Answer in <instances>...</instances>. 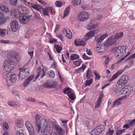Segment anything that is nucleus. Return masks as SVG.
<instances>
[{"mask_svg":"<svg viewBox=\"0 0 135 135\" xmlns=\"http://www.w3.org/2000/svg\"><path fill=\"white\" fill-rule=\"evenodd\" d=\"M35 128L37 132L40 131L43 135H48L50 131L51 125L49 122L41 116L37 114L35 116Z\"/></svg>","mask_w":135,"mask_h":135,"instance_id":"nucleus-1","label":"nucleus"},{"mask_svg":"<svg viewBox=\"0 0 135 135\" xmlns=\"http://www.w3.org/2000/svg\"><path fill=\"white\" fill-rule=\"evenodd\" d=\"M20 58L21 56L19 54L15 52H12L10 59L4 62L3 63L4 68L7 71H11L15 67L14 63L20 61Z\"/></svg>","mask_w":135,"mask_h":135,"instance_id":"nucleus-2","label":"nucleus"},{"mask_svg":"<svg viewBox=\"0 0 135 135\" xmlns=\"http://www.w3.org/2000/svg\"><path fill=\"white\" fill-rule=\"evenodd\" d=\"M5 71L3 74V77L7 81H10L11 83L15 82L17 80V76L15 74H11L10 73L11 71H7L4 68Z\"/></svg>","mask_w":135,"mask_h":135,"instance_id":"nucleus-3","label":"nucleus"},{"mask_svg":"<svg viewBox=\"0 0 135 135\" xmlns=\"http://www.w3.org/2000/svg\"><path fill=\"white\" fill-rule=\"evenodd\" d=\"M126 47L125 46H119L115 48V56L118 59H120L126 54Z\"/></svg>","mask_w":135,"mask_h":135,"instance_id":"nucleus-4","label":"nucleus"},{"mask_svg":"<svg viewBox=\"0 0 135 135\" xmlns=\"http://www.w3.org/2000/svg\"><path fill=\"white\" fill-rule=\"evenodd\" d=\"M128 80L129 78L127 75H124L122 76L117 82L116 87L118 88L122 87L127 83Z\"/></svg>","mask_w":135,"mask_h":135,"instance_id":"nucleus-5","label":"nucleus"},{"mask_svg":"<svg viewBox=\"0 0 135 135\" xmlns=\"http://www.w3.org/2000/svg\"><path fill=\"white\" fill-rule=\"evenodd\" d=\"M29 69L28 68L21 69L19 74V78L22 80L26 78L29 75Z\"/></svg>","mask_w":135,"mask_h":135,"instance_id":"nucleus-6","label":"nucleus"},{"mask_svg":"<svg viewBox=\"0 0 135 135\" xmlns=\"http://www.w3.org/2000/svg\"><path fill=\"white\" fill-rule=\"evenodd\" d=\"M89 14L86 12H80L78 15L79 20L82 21H87L89 19Z\"/></svg>","mask_w":135,"mask_h":135,"instance_id":"nucleus-7","label":"nucleus"},{"mask_svg":"<svg viewBox=\"0 0 135 135\" xmlns=\"http://www.w3.org/2000/svg\"><path fill=\"white\" fill-rule=\"evenodd\" d=\"M57 84L56 82H54L51 80H48L44 85V87L49 88H55Z\"/></svg>","mask_w":135,"mask_h":135,"instance_id":"nucleus-8","label":"nucleus"},{"mask_svg":"<svg viewBox=\"0 0 135 135\" xmlns=\"http://www.w3.org/2000/svg\"><path fill=\"white\" fill-rule=\"evenodd\" d=\"M11 30L15 32L16 31L18 28V23L16 20H14L11 21L10 24Z\"/></svg>","mask_w":135,"mask_h":135,"instance_id":"nucleus-9","label":"nucleus"},{"mask_svg":"<svg viewBox=\"0 0 135 135\" xmlns=\"http://www.w3.org/2000/svg\"><path fill=\"white\" fill-rule=\"evenodd\" d=\"M37 71L38 74L36 77L33 79V82H35L40 76H41L40 77L41 78L45 75V73L44 72V68L41 69V68L40 67L37 70Z\"/></svg>","mask_w":135,"mask_h":135,"instance_id":"nucleus-10","label":"nucleus"},{"mask_svg":"<svg viewBox=\"0 0 135 135\" xmlns=\"http://www.w3.org/2000/svg\"><path fill=\"white\" fill-rule=\"evenodd\" d=\"M26 127L29 131L30 135H34V130L31 123L28 121L25 122Z\"/></svg>","mask_w":135,"mask_h":135,"instance_id":"nucleus-11","label":"nucleus"},{"mask_svg":"<svg viewBox=\"0 0 135 135\" xmlns=\"http://www.w3.org/2000/svg\"><path fill=\"white\" fill-rule=\"evenodd\" d=\"M97 31L96 30H93L91 31L90 32L88 33L87 34L85 35L84 37L83 40L86 41L89 40L91 37H92L94 36V35L97 33Z\"/></svg>","mask_w":135,"mask_h":135,"instance_id":"nucleus-12","label":"nucleus"},{"mask_svg":"<svg viewBox=\"0 0 135 135\" xmlns=\"http://www.w3.org/2000/svg\"><path fill=\"white\" fill-rule=\"evenodd\" d=\"M132 87L129 86H125L120 91V93L121 94H124L129 93L132 90Z\"/></svg>","mask_w":135,"mask_h":135,"instance_id":"nucleus-13","label":"nucleus"},{"mask_svg":"<svg viewBox=\"0 0 135 135\" xmlns=\"http://www.w3.org/2000/svg\"><path fill=\"white\" fill-rule=\"evenodd\" d=\"M53 10V7L51 6L47 7L42 8L43 14L49 16V13H52Z\"/></svg>","mask_w":135,"mask_h":135,"instance_id":"nucleus-14","label":"nucleus"},{"mask_svg":"<svg viewBox=\"0 0 135 135\" xmlns=\"http://www.w3.org/2000/svg\"><path fill=\"white\" fill-rule=\"evenodd\" d=\"M117 41V40L114 37H110L106 40L105 45H112L115 44Z\"/></svg>","mask_w":135,"mask_h":135,"instance_id":"nucleus-15","label":"nucleus"},{"mask_svg":"<svg viewBox=\"0 0 135 135\" xmlns=\"http://www.w3.org/2000/svg\"><path fill=\"white\" fill-rule=\"evenodd\" d=\"M18 17L20 22L22 23H26L29 21V19L25 15L19 14Z\"/></svg>","mask_w":135,"mask_h":135,"instance_id":"nucleus-16","label":"nucleus"},{"mask_svg":"<svg viewBox=\"0 0 135 135\" xmlns=\"http://www.w3.org/2000/svg\"><path fill=\"white\" fill-rule=\"evenodd\" d=\"M53 127L56 130L57 132L60 135H63L64 133V130L58 125L54 124Z\"/></svg>","mask_w":135,"mask_h":135,"instance_id":"nucleus-17","label":"nucleus"},{"mask_svg":"<svg viewBox=\"0 0 135 135\" xmlns=\"http://www.w3.org/2000/svg\"><path fill=\"white\" fill-rule=\"evenodd\" d=\"M123 72L122 69L119 70L117 73L113 75L110 79L108 80L109 82H110L114 81L117 79L118 76L122 74Z\"/></svg>","mask_w":135,"mask_h":135,"instance_id":"nucleus-18","label":"nucleus"},{"mask_svg":"<svg viewBox=\"0 0 135 135\" xmlns=\"http://www.w3.org/2000/svg\"><path fill=\"white\" fill-rule=\"evenodd\" d=\"M74 44L76 46H85L86 44V42L83 39H76L74 41Z\"/></svg>","mask_w":135,"mask_h":135,"instance_id":"nucleus-19","label":"nucleus"},{"mask_svg":"<svg viewBox=\"0 0 135 135\" xmlns=\"http://www.w3.org/2000/svg\"><path fill=\"white\" fill-rule=\"evenodd\" d=\"M28 6L29 7H32L38 11L41 10V7L39 5L33 4L32 3H30L29 2L28 3Z\"/></svg>","mask_w":135,"mask_h":135,"instance_id":"nucleus-20","label":"nucleus"},{"mask_svg":"<svg viewBox=\"0 0 135 135\" xmlns=\"http://www.w3.org/2000/svg\"><path fill=\"white\" fill-rule=\"evenodd\" d=\"M11 14L16 18H18L19 16V11L15 8H12L11 9Z\"/></svg>","mask_w":135,"mask_h":135,"instance_id":"nucleus-21","label":"nucleus"},{"mask_svg":"<svg viewBox=\"0 0 135 135\" xmlns=\"http://www.w3.org/2000/svg\"><path fill=\"white\" fill-rule=\"evenodd\" d=\"M105 47L104 45H99L97 47L96 50L98 52H103L105 50Z\"/></svg>","mask_w":135,"mask_h":135,"instance_id":"nucleus-22","label":"nucleus"},{"mask_svg":"<svg viewBox=\"0 0 135 135\" xmlns=\"http://www.w3.org/2000/svg\"><path fill=\"white\" fill-rule=\"evenodd\" d=\"M34 77V75H33L30 76L26 79L23 84V86H27L29 84L30 82L33 79Z\"/></svg>","mask_w":135,"mask_h":135,"instance_id":"nucleus-23","label":"nucleus"},{"mask_svg":"<svg viewBox=\"0 0 135 135\" xmlns=\"http://www.w3.org/2000/svg\"><path fill=\"white\" fill-rule=\"evenodd\" d=\"M24 124L23 120L21 119H18L16 122V124L17 126L19 128L22 127Z\"/></svg>","mask_w":135,"mask_h":135,"instance_id":"nucleus-24","label":"nucleus"},{"mask_svg":"<svg viewBox=\"0 0 135 135\" xmlns=\"http://www.w3.org/2000/svg\"><path fill=\"white\" fill-rule=\"evenodd\" d=\"M6 21L5 17L3 14L0 13V24H2L5 23Z\"/></svg>","mask_w":135,"mask_h":135,"instance_id":"nucleus-25","label":"nucleus"},{"mask_svg":"<svg viewBox=\"0 0 135 135\" xmlns=\"http://www.w3.org/2000/svg\"><path fill=\"white\" fill-rule=\"evenodd\" d=\"M86 67V66L85 65L83 64L81 67L76 70V72L77 73L82 72L84 71Z\"/></svg>","mask_w":135,"mask_h":135,"instance_id":"nucleus-26","label":"nucleus"},{"mask_svg":"<svg viewBox=\"0 0 135 135\" xmlns=\"http://www.w3.org/2000/svg\"><path fill=\"white\" fill-rule=\"evenodd\" d=\"M103 97V96L102 95H99L97 101V103L95 105V107H98L100 106Z\"/></svg>","mask_w":135,"mask_h":135,"instance_id":"nucleus-27","label":"nucleus"},{"mask_svg":"<svg viewBox=\"0 0 135 135\" xmlns=\"http://www.w3.org/2000/svg\"><path fill=\"white\" fill-rule=\"evenodd\" d=\"M18 11L19 14L25 15L26 13V8L21 7H19Z\"/></svg>","mask_w":135,"mask_h":135,"instance_id":"nucleus-28","label":"nucleus"},{"mask_svg":"<svg viewBox=\"0 0 135 135\" xmlns=\"http://www.w3.org/2000/svg\"><path fill=\"white\" fill-rule=\"evenodd\" d=\"M93 76L92 72L90 69L88 68L86 72V77L88 79H89Z\"/></svg>","mask_w":135,"mask_h":135,"instance_id":"nucleus-29","label":"nucleus"},{"mask_svg":"<svg viewBox=\"0 0 135 135\" xmlns=\"http://www.w3.org/2000/svg\"><path fill=\"white\" fill-rule=\"evenodd\" d=\"M65 31L66 33V36L67 37L69 38H71L72 36V34L70 30L68 29H65Z\"/></svg>","mask_w":135,"mask_h":135,"instance_id":"nucleus-30","label":"nucleus"},{"mask_svg":"<svg viewBox=\"0 0 135 135\" xmlns=\"http://www.w3.org/2000/svg\"><path fill=\"white\" fill-rule=\"evenodd\" d=\"M70 60L73 61L79 59V56L77 54H74L71 55L70 56Z\"/></svg>","mask_w":135,"mask_h":135,"instance_id":"nucleus-31","label":"nucleus"},{"mask_svg":"<svg viewBox=\"0 0 135 135\" xmlns=\"http://www.w3.org/2000/svg\"><path fill=\"white\" fill-rule=\"evenodd\" d=\"M69 98L72 100H74L76 99V97L74 93L72 91L68 95Z\"/></svg>","mask_w":135,"mask_h":135,"instance_id":"nucleus-32","label":"nucleus"},{"mask_svg":"<svg viewBox=\"0 0 135 135\" xmlns=\"http://www.w3.org/2000/svg\"><path fill=\"white\" fill-rule=\"evenodd\" d=\"M96 26V25L92 23H90L88 24L86 28L87 29L91 30L94 28Z\"/></svg>","mask_w":135,"mask_h":135,"instance_id":"nucleus-33","label":"nucleus"},{"mask_svg":"<svg viewBox=\"0 0 135 135\" xmlns=\"http://www.w3.org/2000/svg\"><path fill=\"white\" fill-rule=\"evenodd\" d=\"M90 133L92 135H98L100 133L96 127L91 131Z\"/></svg>","mask_w":135,"mask_h":135,"instance_id":"nucleus-34","label":"nucleus"},{"mask_svg":"<svg viewBox=\"0 0 135 135\" xmlns=\"http://www.w3.org/2000/svg\"><path fill=\"white\" fill-rule=\"evenodd\" d=\"M0 8L2 11L4 12L7 13L9 11V9L5 5H2L1 6Z\"/></svg>","mask_w":135,"mask_h":135,"instance_id":"nucleus-35","label":"nucleus"},{"mask_svg":"<svg viewBox=\"0 0 135 135\" xmlns=\"http://www.w3.org/2000/svg\"><path fill=\"white\" fill-rule=\"evenodd\" d=\"M70 8L69 7H68L65 9V11L64 12V15L63 16L64 18L65 17H66L69 14V12L70 11Z\"/></svg>","mask_w":135,"mask_h":135,"instance_id":"nucleus-36","label":"nucleus"},{"mask_svg":"<svg viewBox=\"0 0 135 135\" xmlns=\"http://www.w3.org/2000/svg\"><path fill=\"white\" fill-rule=\"evenodd\" d=\"M81 2V0H74L72 2V4L73 6H76L80 4Z\"/></svg>","mask_w":135,"mask_h":135,"instance_id":"nucleus-37","label":"nucleus"},{"mask_svg":"<svg viewBox=\"0 0 135 135\" xmlns=\"http://www.w3.org/2000/svg\"><path fill=\"white\" fill-rule=\"evenodd\" d=\"M54 47L56 49L57 52L58 53H60L62 49V47L57 44L55 45H54Z\"/></svg>","mask_w":135,"mask_h":135,"instance_id":"nucleus-38","label":"nucleus"},{"mask_svg":"<svg viewBox=\"0 0 135 135\" xmlns=\"http://www.w3.org/2000/svg\"><path fill=\"white\" fill-rule=\"evenodd\" d=\"M123 35V33L122 32L117 33L115 34L114 36V37L116 40L119 38L121 37Z\"/></svg>","mask_w":135,"mask_h":135,"instance_id":"nucleus-39","label":"nucleus"},{"mask_svg":"<svg viewBox=\"0 0 135 135\" xmlns=\"http://www.w3.org/2000/svg\"><path fill=\"white\" fill-rule=\"evenodd\" d=\"M99 132L101 133L104 129V125H100L96 127Z\"/></svg>","mask_w":135,"mask_h":135,"instance_id":"nucleus-40","label":"nucleus"},{"mask_svg":"<svg viewBox=\"0 0 135 135\" xmlns=\"http://www.w3.org/2000/svg\"><path fill=\"white\" fill-rule=\"evenodd\" d=\"M7 104L8 105L11 107L17 105V102L14 101H9L8 102Z\"/></svg>","mask_w":135,"mask_h":135,"instance_id":"nucleus-41","label":"nucleus"},{"mask_svg":"<svg viewBox=\"0 0 135 135\" xmlns=\"http://www.w3.org/2000/svg\"><path fill=\"white\" fill-rule=\"evenodd\" d=\"M7 31L5 29L0 28V35L2 37L4 36L6 33Z\"/></svg>","mask_w":135,"mask_h":135,"instance_id":"nucleus-42","label":"nucleus"},{"mask_svg":"<svg viewBox=\"0 0 135 135\" xmlns=\"http://www.w3.org/2000/svg\"><path fill=\"white\" fill-rule=\"evenodd\" d=\"M72 91L69 88H67L64 89L63 90V93L65 94L68 95L69 93H70Z\"/></svg>","mask_w":135,"mask_h":135,"instance_id":"nucleus-43","label":"nucleus"},{"mask_svg":"<svg viewBox=\"0 0 135 135\" xmlns=\"http://www.w3.org/2000/svg\"><path fill=\"white\" fill-rule=\"evenodd\" d=\"M74 64L77 66H78L82 63V61L81 60H79L73 62Z\"/></svg>","mask_w":135,"mask_h":135,"instance_id":"nucleus-44","label":"nucleus"},{"mask_svg":"<svg viewBox=\"0 0 135 135\" xmlns=\"http://www.w3.org/2000/svg\"><path fill=\"white\" fill-rule=\"evenodd\" d=\"M93 80L90 79L89 80H87L86 81L85 85L86 86H90L93 82Z\"/></svg>","mask_w":135,"mask_h":135,"instance_id":"nucleus-45","label":"nucleus"},{"mask_svg":"<svg viewBox=\"0 0 135 135\" xmlns=\"http://www.w3.org/2000/svg\"><path fill=\"white\" fill-rule=\"evenodd\" d=\"M56 6V7H62V3L61 1H56L55 3Z\"/></svg>","mask_w":135,"mask_h":135,"instance_id":"nucleus-46","label":"nucleus"},{"mask_svg":"<svg viewBox=\"0 0 135 135\" xmlns=\"http://www.w3.org/2000/svg\"><path fill=\"white\" fill-rule=\"evenodd\" d=\"M128 123L130 127H132L135 125V120H129L128 121Z\"/></svg>","mask_w":135,"mask_h":135,"instance_id":"nucleus-47","label":"nucleus"},{"mask_svg":"<svg viewBox=\"0 0 135 135\" xmlns=\"http://www.w3.org/2000/svg\"><path fill=\"white\" fill-rule=\"evenodd\" d=\"M49 75L50 78H54L55 76V73L52 70L50 71Z\"/></svg>","mask_w":135,"mask_h":135,"instance_id":"nucleus-48","label":"nucleus"},{"mask_svg":"<svg viewBox=\"0 0 135 135\" xmlns=\"http://www.w3.org/2000/svg\"><path fill=\"white\" fill-rule=\"evenodd\" d=\"M3 128L4 130L7 131L8 129V124L6 122H4L3 123Z\"/></svg>","mask_w":135,"mask_h":135,"instance_id":"nucleus-49","label":"nucleus"},{"mask_svg":"<svg viewBox=\"0 0 135 135\" xmlns=\"http://www.w3.org/2000/svg\"><path fill=\"white\" fill-rule=\"evenodd\" d=\"M121 104L120 101V100H119V99L115 101L113 104V107L114 106H117L120 104Z\"/></svg>","mask_w":135,"mask_h":135,"instance_id":"nucleus-50","label":"nucleus"},{"mask_svg":"<svg viewBox=\"0 0 135 135\" xmlns=\"http://www.w3.org/2000/svg\"><path fill=\"white\" fill-rule=\"evenodd\" d=\"M114 132L113 130H111L110 128H109L108 131L106 133V135H113Z\"/></svg>","mask_w":135,"mask_h":135,"instance_id":"nucleus-51","label":"nucleus"},{"mask_svg":"<svg viewBox=\"0 0 135 135\" xmlns=\"http://www.w3.org/2000/svg\"><path fill=\"white\" fill-rule=\"evenodd\" d=\"M124 132V131L123 129L117 130L116 131V135H121Z\"/></svg>","mask_w":135,"mask_h":135,"instance_id":"nucleus-52","label":"nucleus"},{"mask_svg":"<svg viewBox=\"0 0 135 135\" xmlns=\"http://www.w3.org/2000/svg\"><path fill=\"white\" fill-rule=\"evenodd\" d=\"M95 40L97 42V44L100 43L103 41L100 36L98 38H96Z\"/></svg>","mask_w":135,"mask_h":135,"instance_id":"nucleus-53","label":"nucleus"},{"mask_svg":"<svg viewBox=\"0 0 135 135\" xmlns=\"http://www.w3.org/2000/svg\"><path fill=\"white\" fill-rule=\"evenodd\" d=\"M57 42V40L55 38H52L49 39V42L50 43H56Z\"/></svg>","mask_w":135,"mask_h":135,"instance_id":"nucleus-54","label":"nucleus"},{"mask_svg":"<svg viewBox=\"0 0 135 135\" xmlns=\"http://www.w3.org/2000/svg\"><path fill=\"white\" fill-rule=\"evenodd\" d=\"M94 74L95 76V79L97 80H99L100 78V76L97 74L96 71H95L94 72Z\"/></svg>","mask_w":135,"mask_h":135,"instance_id":"nucleus-55","label":"nucleus"},{"mask_svg":"<svg viewBox=\"0 0 135 135\" xmlns=\"http://www.w3.org/2000/svg\"><path fill=\"white\" fill-rule=\"evenodd\" d=\"M16 135H25L23 131L21 130H20L16 133Z\"/></svg>","mask_w":135,"mask_h":135,"instance_id":"nucleus-56","label":"nucleus"},{"mask_svg":"<svg viewBox=\"0 0 135 135\" xmlns=\"http://www.w3.org/2000/svg\"><path fill=\"white\" fill-rule=\"evenodd\" d=\"M12 92L13 95L16 96H18L19 98H20L19 97V95H18V93L17 91L13 90Z\"/></svg>","mask_w":135,"mask_h":135,"instance_id":"nucleus-57","label":"nucleus"},{"mask_svg":"<svg viewBox=\"0 0 135 135\" xmlns=\"http://www.w3.org/2000/svg\"><path fill=\"white\" fill-rule=\"evenodd\" d=\"M108 35L107 34H104L100 36V37L102 40H103L104 39L106 38L107 37H108Z\"/></svg>","mask_w":135,"mask_h":135,"instance_id":"nucleus-58","label":"nucleus"},{"mask_svg":"<svg viewBox=\"0 0 135 135\" xmlns=\"http://www.w3.org/2000/svg\"><path fill=\"white\" fill-rule=\"evenodd\" d=\"M131 127L129 125V124L128 123V122H127V123L125 125H124L123 126V128H125L126 129H128L129 128Z\"/></svg>","mask_w":135,"mask_h":135,"instance_id":"nucleus-59","label":"nucleus"},{"mask_svg":"<svg viewBox=\"0 0 135 135\" xmlns=\"http://www.w3.org/2000/svg\"><path fill=\"white\" fill-rule=\"evenodd\" d=\"M37 1L43 5H46V3L43 0H38Z\"/></svg>","mask_w":135,"mask_h":135,"instance_id":"nucleus-60","label":"nucleus"},{"mask_svg":"<svg viewBox=\"0 0 135 135\" xmlns=\"http://www.w3.org/2000/svg\"><path fill=\"white\" fill-rule=\"evenodd\" d=\"M83 58L84 60H89V58L85 54H84L83 56Z\"/></svg>","mask_w":135,"mask_h":135,"instance_id":"nucleus-61","label":"nucleus"},{"mask_svg":"<svg viewBox=\"0 0 135 135\" xmlns=\"http://www.w3.org/2000/svg\"><path fill=\"white\" fill-rule=\"evenodd\" d=\"M133 58H135V53L127 58V59H131Z\"/></svg>","mask_w":135,"mask_h":135,"instance_id":"nucleus-62","label":"nucleus"},{"mask_svg":"<svg viewBox=\"0 0 135 135\" xmlns=\"http://www.w3.org/2000/svg\"><path fill=\"white\" fill-rule=\"evenodd\" d=\"M11 2L14 5L16 4L17 2V0H10Z\"/></svg>","mask_w":135,"mask_h":135,"instance_id":"nucleus-63","label":"nucleus"},{"mask_svg":"<svg viewBox=\"0 0 135 135\" xmlns=\"http://www.w3.org/2000/svg\"><path fill=\"white\" fill-rule=\"evenodd\" d=\"M81 7L82 8L84 9L87 8V5L85 4H83L81 5Z\"/></svg>","mask_w":135,"mask_h":135,"instance_id":"nucleus-64","label":"nucleus"}]
</instances>
